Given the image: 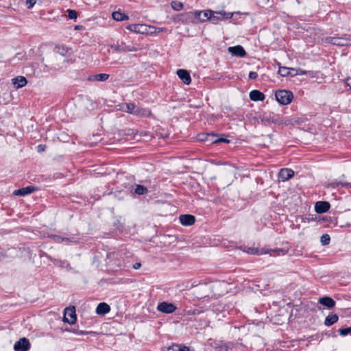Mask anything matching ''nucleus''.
I'll return each mask as SVG.
<instances>
[{
  "label": "nucleus",
  "instance_id": "obj_1",
  "mask_svg": "<svg viewBox=\"0 0 351 351\" xmlns=\"http://www.w3.org/2000/svg\"><path fill=\"white\" fill-rule=\"evenodd\" d=\"M210 12L211 10L191 12L185 14V21L193 23H196L197 21H210Z\"/></svg>",
  "mask_w": 351,
  "mask_h": 351
},
{
  "label": "nucleus",
  "instance_id": "obj_2",
  "mask_svg": "<svg viewBox=\"0 0 351 351\" xmlns=\"http://www.w3.org/2000/svg\"><path fill=\"white\" fill-rule=\"evenodd\" d=\"M244 252L249 254H255V255H263L266 254H269L270 256H276L280 255H285L287 253V251L283 249H274V250H265L263 248L259 249L258 247H245Z\"/></svg>",
  "mask_w": 351,
  "mask_h": 351
},
{
  "label": "nucleus",
  "instance_id": "obj_3",
  "mask_svg": "<svg viewBox=\"0 0 351 351\" xmlns=\"http://www.w3.org/2000/svg\"><path fill=\"white\" fill-rule=\"evenodd\" d=\"M241 14L240 12H227L224 10L213 11L210 12V21L213 24H217L219 21L232 18L234 14Z\"/></svg>",
  "mask_w": 351,
  "mask_h": 351
},
{
  "label": "nucleus",
  "instance_id": "obj_4",
  "mask_svg": "<svg viewBox=\"0 0 351 351\" xmlns=\"http://www.w3.org/2000/svg\"><path fill=\"white\" fill-rule=\"evenodd\" d=\"M325 40L333 45L351 47V37L347 34L341 37H327Z\"/></svg>",
  "mask_w": 351,
  "mask_h": 351
},
{
  "label": "nucleus",
  "instance_id": "obj_5",
  "mask_svg": "<svg viewBox=\"0 0 351 351\" xmlns=\"http://www.w3.org/2000/svg\"><path fill=\"white\" fill-rule=\"evenodd\" d=\"M275 97L280 104L287 105L291 102L293 95L290 90H278L276 91Z\"/></svg>",
  "mask_w": 351,
  "mask_h": 351
},
{
  "label": "nucleus",
  "instance_id": "obj_6",
  "mask_svg": "<svg viewBox=\"0 0 351 351\" xmlns=\"http://www.w3.org/2000/svg\"><path fill=\"white\" fill-rule=\"evenodd\" d=\"M63 321L69 324H73L76 321L75 308L74 306L68 307L64 309Z\"/></svg>",
  "mask_w": 351,
  "mask_h": 351
},
{
  "label": "nucleus",
  "instance_id": "obj_7",
  "mask_svg": "<svg viewBox=\"0 0 351 351\" xmlns=\"http://www.w3.org/2000/svg\"><path fill=\"white\" fill-rule=\"evenodd\" d=\"M177 307L173 304L167 302H160L157 306V310L163 313H172L176 311Z\"/></svg>",
  "mask_w": 351,
  "mask_h": 351
},
{
  "label": "nucleus",
  "instance_id": "obj_8",
  "mask_svg": "<svg viewBox=\"0 0 351 351\" xmlns=\"http://www.w3.org/2000/svg\"><path fill=\"white\" fill-rule=\"evenodd\" d=\"M29 348V341L25 337L20 339L14 345V349L15 351H27Z\"/></svg>",
  "mask_w": 351,
  "mask_h": 351
},
{
  "label": "nucleus",
  "instance_id": "obj_9",
  "mask_svg": "<svg viewBox=\"0 0 351 351\" xmlns=\"http://www.w3.org/2000/svg\"><path fill=\"white\" fill-rule=\"evenodd\" d=\"M110 47L116 52H127L136 51V49L135 47L127 45L125 43H121L120 45H111Z\"/></svg>",
  "mask_w": 351,
  "mask_h": 351
},
{
  "label": "nucleus",
  "instance_id": "obj_10",
  "mask_svg": "<svg viewBox=\"0 0 351 351\" xmlns=\"http://www.w3.org/2000/svg\"><path fill=\"white\" fill-rule=\"evenodd\" d=\"M177 75L182 82L186 85H189L191 82V77L189 72L185 69H178L177 71Z\"/></svg>",
  "mask_w": 351,
  "mask_h": 351
},
{
  "label": "nucleus",
  "instance_id": "obj_11",
  "mask_svg": "<svg viewBox=\"0 0 351 351\" xmlns=\"http://www.w3.org/2000/svg\"><path fill=\"white\" fill-rule=\"evenodd\" d=\"M228 51L231 53L233 56L241 58L245 57L246 55L245 49L241 45L230 47H228Z\"/></svg>",
  "mask_w": 351,
  "mask_h": 351
},
{
  "label": "nucleus",
  "instance_id": "obj_12",
  "mask_svg": "<svg viewBox=\"0 0 351 351\" xmlns=\"http://www.w3.org/2000/svg\"><path fill=\"white\" fill-rule=\"evenodd\" d=\"M330 204L327 202H317L315 206V210L318 214L324 213L330 209Z\"/></svg>",
  "mask_w": 351,
  "mask_h": 351
},
{
  "label": "nucleus",
  "instance_id": "obj_13",
  "mask_svg": "<svg viewBox=\"0 0 351 351\" xmlns=\"http://www.w3.org/2000/svg\"><path fill=\"white\" fill-rule=\"evenodd\" d=\"M294 171L291 169H280L278 177L282 181H287L293 177Z\"/></svg>",
  "mask_w": 351,
  "mask_h": 351
},
{
  "label": "nucleus",
  "instance_id": "obj_14",
  "mask_svg": "<svg viewBox=\"0 0 351 351\" xmlns=\"http://www.w3.org/2000/svg\"><path fill=\"white\" fill-rule=\"evenodd\" d=\"M36 189H37V188L34 186H27L26 187H23V188H21V189L14 191V195H19V196H25L26 195L33 193Z\"/></svg>",
  "mask_w": 351,
  "mask_h": 351
},
{
  "label": "nucleus",
  "instance_id": "obj_15",
  "mask_svg": "<svg viewBox=\"0 0 351 351\" xmlns=\"http://www.w3.org/2000/svg\"><path fill=\"white\" fill-rule=\"evenodd\" d=\"M180 221L183 226H191L195 221V218L191 215H181Z\"/></svg>",
  "mask_w": 351,
  "mask_h": 351
},
{
  "label": "nucleus",
  "instance_id": "obj_16",
  "mask_svg": "<svg viewBox=\"0 0 351 351\" xmlns=\"http://www.w3.org/2000/svg\"><path fill=\"white\" fill-rule=\"evenodd\" d=\"M319 303L328 308H332L335 306V301L330 297L324 296L319 299Z\"/></svg>",
  "mask_w": 351,
  "mask_h": 351
},
{
  "label": "nucleus",
  "instance_id": "obj_17",
  "mask_svg": "<svg viewBox=\"0 0 351 351\" xmlns=\"http://www.w3.org/2000/svg\"><path fill=\"white\" fill-rule=\"evenodd\" d=\"M110 307L108 304H106L105 302H101L97 306L96 313L97 315H104L110 312Z\"/></svg>",
  "mask_w": 351,
  "mask_h": 351
},
{
  "label": "nucleus",
  "instance_id": "obj_18",
  "mask_svg": "<svg viewBox=\"0 0 351 351\" xmlns=\"http://www.w3.org/2000/svg\"><path fill=\"white\" fill-rule=\"evenodd\" d=\"M12 84L14 85L16 88H20L25 86L27 81L26 78L23 76H18L12 80Z\"/></svg>",
  "mask_w": 351,
  "mask_h": 351
},
{
  "label": "nucleus",
  "instance_id": "obj_19",
  "mask_svg": "<svg viewBox=\"0 0 351 351\" xmlns=\"http://www.w3.org/2000/svg\"><path fill=\"white\" fill-rule=\"evenodd\" d=\"M265 97V95L258 90H253L250 93V99L254 101H263Z\"/></svg>",
  "mask_w": 351,
  "mask_h": 351
},
{
  "label": "nucleus",
  "instance_id": "obj_20",
  "mask_svg": "<svg viewBox=\"0 0 351 351\" xmlns=\"http://www.w3.org/2000/svg\"><path fill=\"white\" fill-rule=\"evenodd\" d=\"M131 32L143 34L146 30L145 27L141 24H131L126 27Z\"/></svg>",
  "mask_w": 351,
  "mask_h": 351
},
{
  "label": "nucleus",
  "instance_id": "obj_21",
  "mask_svg": "<svg viewBox=\"0 0 351 351\" xmlns=\"http://www.w3.org/2000/svg\"><path fill=\"white\" fill-rule=\"evenodd\" d=\"M339 319V317L337 314L330 313L329 314L324 320V324L326 326H330L336 323Z\"/></svg>",
  "mask_w": 351,
  "mask_h": 351
},
{
  "label": "nucleus",
  "instance_id": "obj_22",
  "mask_svg": "<svg viewBox=\"0 0 351 351\" xmlns=\"http://www.w3.org/2000/svg\"><path fill=\"white\" fill-rule=\"evenodd\" d=\"M109 78V75L106 73H99L90 75L88 77V80L90 81H97V82H104Z\"/></svg>",
  "mask_w": 351,
  "mask_h": 351
},
{
  "label": "nucleus",
  "instance_id": "obj_23",
  "mask_svg": "<svg viewBox=\"0 0 351 351\" xmlns=\"http://www.w3.org/2000/svg\"><path fill=\"white\" fill-rule=\"evenodd\" d=\"M124 106L122 108L123 111L135 115L137 106L134 103L125 104Z\"/></svg>",
  "mask_w": 351,
  "mask_h": 351
},
{
  "label": "nucleus",
  "instance_id": "obj_24",
  "mask_svg": "<svg viewBox=\"0 0 351 351\" xmlns=\"http://www.w3.org/2000/svg\"><path fill=\"white\" fill-rule=\"evenodd\" d=\"M135 115L138 117H149L151 115V111L148 108H143L137 106Z\"/></svg>",
  "mask_w": 351,
  "mask_h": 351
},
{
  "label": "nucleus",
  "instance_id": "obj_25",
  "mask_svg": "<svg viewBox=\"0 0 351 351\" xmlns=\"http://www.w3.org/2000/svg\"><path fill=\"white\" fill-rule=\"evenodd\" d=\"M112 18L117 21H122L128 19V16L121 12L117 11L112 14Z\"/></svg>",
  "mask_w": 351,
  "mask_h": 351
},
{
  "label": "nucleus",
  "instance_id": "obj_26",
  "mask_svg": "<svg viewBox=\"0 0 351 351\" xmlns=\"http://www.w3.org/2000/svg\"><path fill=\"white\" fill-rule=\"evenodd\" d=\"M56 266L62 267V268H66V269H71L70 264L64 260H59V259H54L53 263Z\"/></svg>",
  "mask_w": 351,
  "mask_h": 351
},
{
  "label": "nucleus",
  "instance_id": "obj_27",
  "mask_svg": "<svg viewBox=\"0 0 351 351\" xmlns=\"http://www.w3.org/2000/svg\"><path fill=\"white\" fill-rule=\"evenodd\" d=\"M53 240L58 243H62V242H73L74 241L73 238H68V237H62L58 235H53Z\"/></svg>",
  "mask_w": 351,
  "mask_h": 351
},
{
  "label": "nucleus",
  "instance_id": "obj_28",
  "mask_svg": "<svg viewBox=\"0 0 351 351\" xmlns=\"http://www.w3.org/2000/svg\"><path fill=\"white\" fill-rule=\"evenodd\" d=\"M189 347L174 344L168 348L167 351H189Z\"/></svg>",
  "mask_w": 351,
  "mask_h": 351
},
{
  "label": "nucleus",
  "instance_id": "obj_29",
  "mask_svg": "<svg viewBox=\"0 0 351 351\" xmlns=\"http://www.w3.org/2000/svg\"><path fill=\"white\" fill-rule=\"evenodd\" d=\"M290 70L294 71V69L285 66H280L278 69V73L282 77H286L290 74Z\"/></svg>",
  "mask_w": 351,
  "mask_h": 351
},
{
  "label": "nucleus",
  "instance_id": "obj_30",
  "mask_svg": "<svg viewBox=\"0 0 351 351\" xmlns=\"http://www.w3.org/2000/svg\"><path fill=\"white\" fill-rule=\"evenodd\" d=\"M134 191L136 194L144 195L148 193V189L143 185L138 184L136 186Z\"/></svg>",
  "mask_w": 351,
  "mask_h": 351
},
{
  "label": "nucleus",
  "instance_id": "obj_31",
  "mask_svg": "<svg viewBox=\"0 0 351 351\" xmlns=\"http://www.w3.org/2000/svg\"><path fill=\"white\" fill-rule=\"evenodd\" d=\"M171 8L176 11L181 10L183 8V4L178 1H173L171 3Z\"/></svg>",
  "mask_w": 351,
  "mask_h": 351
},
{
  "label": "nucleus",
  "instance_id": "obj_32",
  "mask_svg": "<svg viewBox=\"0 0 351 351\" xmlns=\"http://www.w3.org/2000/svg\"><path fill=\"white\" fill-rule=\"evenodd\" d=\"M330 241V237L328 234H324L321 237L320 242L323 245H326L329 244Z\"/></svg>",
  "mask_w": 351,
  "mask_h": 351
},
{
  "label": "nucleus",
  "instance_id": "obj_33",
  "mask_svg": "<svg viewBox=\"0 0 351 351\" xmlns=\"http://www.w3.org/2000/svg\"><path fill=\"white\" fill-rule=\"evenodd\" d=\"M338 332L341 336H346L351 332V327L346 328H339Z\"/></svg>",
  "mask_w": 351,
  "mask_h": 351
},
{
  "label": "nucleus",
  "instance_id": "obj_34",
  "mask_svg": "<svg viewBox=\"0 0 351 351\" xmlns=\"http://www.w3.org/2000/svg\"><path fill=\"white\" fill-rule=\"evenodd\" d=\"M68 17L70 19H76L77 17V12L75 10H68Z\"/></svg>",
  "mask_w": 351,
  "mask_h": 351
},
{
  "label": "nucleus",
  "instance_id": "obj_35",
  "mask_svg": "<svg viewBox=\"0 0 351 351\" xmlns=\"http://www.w3.org/2000/svg\"><path fill=\"white\" fill-rule=\"evenodd\" d=\"M36 0H27L26 5L28 9H31L36 4Z\"/></svg>",
  "mask_w": 351,
  "mask_h": 351
},
{
  "label": "nucleus",
  "instance_id": "obj_36",
  "mask_svg": "<svg viewBox=\"0 0 351 351\" xmlns=\"http://www.w3.org/2000/svg\"><path fill=\"white\" fill-rule=\"evenodd\" d=\"M213 142L215 143H218L220 142L229 143V140H228L226 138H217L213 140Z\"/></svg>",
  "mask_w": 351,
  "mask_h": 351
},
{
  "label": "nucleus",
  "instance_id": "obj_37",
  "mask_svg": "<svg viewBox=\"0 0 351 351\" xmlns=\"http://www.w3.org/2000/svg\"><path fill=\"white\" fill-rule=\"evenodd\" d=\"M249 78L251 79V80H255L258 77V73L255 71H250L249 73Z\"/></svg>",
  "mask_w": 351,
  "mask_h": 351
},
{
  "label": "nucleus",
  "instance_id": "obj_38",
  "mask_svg": "<svg viewBox=\"0 0 351 351\" xmlns=\"http://www.w3.org/2000/svg\"><path fill=\"white\" fill-rule=\"evenodd\" d=\"M340 184L342 185V186H344V185H346L347 184H343L341 182H332L329 184V186L330 187L335 188V187L338 186Z\"/></svg>",
  "mask_w": 351,
  "mask_h": 351
},
{
  "label": "nucleus",
  "instance_id": "obj_39",
  "mask_svg": "<svg viewBox=\"0 0 351 351\" xmlns=\"http://www.w3.org/2000/svg\"><path fill=\"white\" fill-rule=\"evenodd\" d=\"M36 149L38 152H42L45 150L46 146L45 145H38Z\"/></svg>",
  "mask_w": 351,
  "mask_h": 351
},
{
  "label": "nucleus",
  "instance_id": "obj_40",
  "mask_svg": "<svg viewBox=\"0 0 351 351\" xmlns=\"http://www.w3.org/2000/svg\"><path fill=\"white\" fill-rule=\"evenodd\" d=\"M58 53L60 54H61L62 56H64L65 55V53L66 52V50L64 49V47H62V51H60L61 48L60 47H58Z\"/></svg>",
  "mask_w": 351,
  "mask_h": 351
},
{
  "label": "nucleus",
  "instance_id": "obj_41",
  "mask_svg": "<svg viewBox=\"0 0 351 351\" xmlns=\"http://www.w3.org/2000/svg\"><path fill=\"white\" fill-rule=\"evenodd\" d=\"M346 83L347 86H349L350 88L351 89V77H348L346 79Z\"/></svg>",
  "mask_w": 351,
  "mask_h": 351
},
{
  "label": "nucleus",
  "instance_id": "obj_42",
  "mask_svg": "<svg viewBox=\"0 0 351 351\" xmlns=\"http://www.w3.org/2000/svg\"><path fill=\"white\" fill-rule=\"evenodd\" d=\"M141 266V264L140 263H136L133 265V268L134 269H138Z\"/></svg>",
  "mask_w": 351,
  "mask_h": 351
},
{
  "label": "nucleus",
  "instance_id": "obj_43",
  "mask_svg": "<svg viewBox=\"0 0 351 351\" xmlns=\"http://www.w3.org/2000/svg\"><path fill=\"white\" fill-rule=\"evenodd\" d=\"M44 256L48 259L50 261L54 263V259L53 258H52L51 256L48 255L47 254H45Z\"/></svg>",
  "mask_w": 351,
  "mask_h": 351
},
{
  "label": "nucleus",
  "instance_id": "obj_44",
  "mask_svg": "<svg viewBox=\"0 0 351 351\" xmlns=\"http://www.w3.org/2000/svg\"><path fill=\"white\" fill-rule=\"evenodd\" d=\"M87 333H88V332L83 331V330H77V334L80 335H86Z\"/></svg>",
  "mask_w": 351,
  "mask_h": 351
},
{
  "label": "nucleus",
  "instance_id": "obj_45",
  "mask_svg": "<svg viewBox=\"0 0 351 351\" xmlns=\"http://www.w3.org/2000/svg\"><path fill=\"white\" fill-rule=\"evenodd\" d=\"M213 137H214V135H213V134H206V139H205V140H206V141H208V138H213Z\"/></svg>",
  "mask_w": 351,
  "mask_h": 351
},
{
  "label": "nucleus",
  "instance_id": "obj_46",
  "mask_svg": "<svg viewBox=\"0 0 351 351\" xmlns=\"http://www.w3.org/2000/svg\"><path fill=\"white\" fill-rule=\"evenodd\" d=\"M298 73L300 74V75H304V74H306V71L301 70V69H299V72Z\"/></svg>",
  "mask_w": 351,
  "mask_h": 351
},
{
  "label": "nucleus",
  "instance_id": "obj_47",
  "mask_svg": "<svg viewBox=\"0 0 351 351\" xmlns=\"http://www.w3.org/2000/svg\"><path fill=\"white\" fill-rule=\"evenodd\" d=\"M73 332H74V333H76V334H77V330H73Z\"/></svg>",
  "mask_w": 351,
  "mask_h": 351
},
{
  "label": "nucleus",
  "instance_id": "obj_48",
  "mask_svg": "<svg viewBox=\"0 0 351 351\" xmlns=\"http://www.w3.org/2000/svg\"><path fill=\"white\" fill-rule=\"evenodd\" d=\"M243 14L247 15L248 13L247 12H245V13H243Z\"/></svg>",
  "mask_w": 351,
  "mask_h": 351
},
{
  "label": "nucleus",
  "instance_id": "obj_49",
  "mask_svg": "<svg viewBox=\"0 0 351 351\" xmlns=\"http://www.w3.org/2000/svg\"><path fill=\"white\" fill-rule=\"evenodd\" d=\"M75 29H79V27H78V26H76V27H75Z\"/></svg>",
  "mask_w": 351,
  "mask_h": 351
}]
</instances>
